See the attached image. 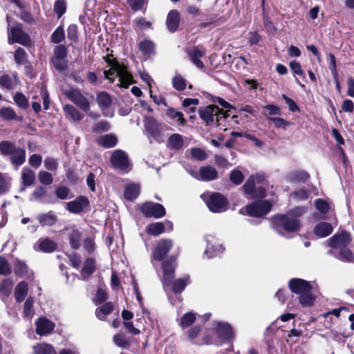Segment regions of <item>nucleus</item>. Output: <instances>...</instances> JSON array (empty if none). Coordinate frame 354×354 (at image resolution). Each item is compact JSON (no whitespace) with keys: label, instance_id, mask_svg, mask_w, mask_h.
<instances>
[{"label":"nucleus","instance_id":"3","mask_svg":"<svg viewBox=\"0 0 354 354\" xmlns=\"http://www.w3.org/2000/svg\"><path fill=\"white\" fill-rule=\"evenodd\" d=\"M291 291L299 295V301L304 306H311L314 297L311 293L312 286L307 281L301 279H292L289 281Z\"/></svg>","mask_w":354,"mask_h":354},{"label":"nucleus","instance_id":"44","mask_svg":"<svg viewBox=\"0 0 354 354\" xmlns=\"http://www.w3.org/2000/svg\"><path fill=\"white\" fill-rule=\"evenodd\" d=\"M12 178L0 172V195L8 192L10 188Z\"/></svg>","mask_w":354,"mask_h":354},{"label":"nucleus","instance_id":"42","mask_svg":"<svg viewBox=\"0 0 354 354\" xmlns=\"http://www.w3.org/2000/svg\"><path fill=\"white\" fill-rule=\"evenodd\" d=\"M166 115L173 120H176L180 125H185L186 120L183 117V113L176 111L173 108H169L167 110Z\"/></svg>","mask_w":354,"mask_h":354},{"label":"nucleus","instance_id":"32","mask_svg":"<svg viewBox=\"0 0 354 354\" xmlns=\"http://www.w3.org/2000/svg\"><path fill=\"white\" fill-rule=\"evenodd\" d=\"M117 138L113 134H106L97 138V143L105 148H111L116 145Z\"/></svg>","mask_w":354,"mask_h":354},{"label":"nucleus","instance_id":"43","mask_svg":"<svg viewBox=\"0 0 354 354\" xmlns=\"http://www.w3.org/2000/svg\"><path fill=\"white\" fill-rule=\"evenodd\" d=\"M95 261L91 258H88L85 260L83 268L82 270V274L84 279L90 276L95 270Z\"/></svg>","mask_w":354,"mask_h":354},{"label":"nucleus","instance_id":"4","mask_svg":"<svg viewBox=\"0 0 354 354\" xmlns=\"http://www.w3.org/2000/svg\"><path fill=\"white\" fill-rule=\"evenodd\" d=\"M272 223V227L280 234H283V232H296L301 227L299 219L291 214L277 215L273 217Z\"/></svg>","mask_w":354,"mask_h":354},{"label":"nucleus","instance_id":"5","mask_svg":"<svg viewBox=\"0 0 354 354\" xmlns=\"http://www.w3.org/2000/svg\"><path fill=\"white\" fill-rule=\"evenodd\" d=\"M145 133L147 136L152 138L158 142L164 140L163 132L169 129V127L164 123L158 122L152 117H145L144 119Z\"/></svg>","mask_w":354,"mask_h":354},{"label":"nucleus","instance_id":"26","mask_svg":"<svg viewBox=\"0 0 354 354\" xmlns=\"http://www.w3.org/2000/svg\"><path fill=\"white\" fill-rule=\"evenodd\" d=\"M63 110L68 118H70L75 122H79L84 118V114H82L73 105L66 104L64 106Z\"/></svg>","mask_w":354,"mask_h":354},{"label":"nucleus","instance_id":"56","mask_svg":"<svg viewBox=\"0 0 354 354\" xmlns=\"http://www.w3.org/2000/svg\"><path fill=\"white\" fill-rule=\"evenodd\" d=\"M14 59L17 64L21 65L26 62V53L25 50L21 47H18L15 52Z\"/></svg>","mask_w":354,"mask_h":354},{"label":"nucleus","instance_id":"47","mask_svg":"<svg viewBox=\"0 0 354 354\" xmlns=\"http://www.w3.org/2000/svg\"><path fill=\"white\" fill-rule=\"evenodd\" d=\"M46 189L42 186L36 187L32 192L30 201L41 202L43 198L46 196Z\"/></svg>","mask_w":354,"mask_h":354},{"label":"nucleus","instance_id":"37","mask_svg":"<svg viewBox=\"0 0 354 354\" xmlns=\"http://www.w3.org/2000/svg\"><path fill=\"white\" fill-rule=\"evenodd\" d=\"M190 283L189 275H186L183 278H179L173 283V291L175 293H180L184 290L185 286Z\"/></svg>","mask_w":354,"mask_h":354},{"label":"nucleus","instance_id":"64","mask_svg":"<svg viewBox=\"0 0 354 354\" xmlns=\"http://www.w3.org/2000/svg\"><path fill=\"white\" fill-rule=\"evenodd\" d=\"M44 167L47 170L54 171L57 170L58 167V162L57 159H54L51 157H48L44 160Z\"/></svg>","mask_w":354,"mask_h":354},{"label":"nucleus","instance_id":"31","mask_svg":"<svg viewBox=\"0 0 354 354\" xmlns=\"http://www.w3.org/2000/svg\"><path fill=\"white\" fill-rule=\"evenodd\" d=\"M19 83V78L17 75H13V79L8 75H3L0 77V86L8 90H12Z\"/></svg>","mask_w":354,"mask_h":354},{"label":"nucleus","instance_id":"34","mask_svg":"<svg viewBox=\"0 0 354 354\" xmlns=\"http://www.w3.org/2000/svg\"><path fill=\"white\" fill-rule=\"evenodd\" d=\"M35 354H55L54 347L49 344L39 343L33 347Z\"/></svg>","mask_w":354,"mask_h":354},{"label":"nucleus","instance_id":"41","mask_svg":"<svg viewBox=\"0 0 354 354\" xmlns=\"http://www.w3.org/2000/svg\"><path fill=\"white\" fill-rule=\"evenodd\" d=\"M81 232L77 230H73L69 234V243L71 247L74 250H77L80 247Z\"/></svg>","mask_w":354,"mask_h":354},{"label":"nucleus","instance_id":"13","mask_svg":"<svg viewBox=\"0 0 354 354\" xmlns=\"http://www.w3.org/2000/svg\"><path fill=\"white\" fill-rule=\"evenodd\" d=\"M67 49L64 45H58L53 50L51 62L58 71H64L67 67Z\"/></svg>","mask_w":354,"mask_h":354},{"label":"nucleus","instance_id":"10","mask_svg":"<svg viewBox=\"0 0 354 354\" xmlns=\"http://www.w3.org/2000/svg\"><path fill=\"white\" fill-rule=\"evenodd\" d=\"M206 204L212 212L221 213L227 209L228 203L226 198L220 193L212 194L208 199L206 200Z\"/></svg>","mask_w":354,"mask_h":354},{"label":"nucleus","instance_id":"18","mask_svg":"<svg viewBox=\"0 0 354 354\" xmlns=\"http://www.w3.org/2000/svg\"><path fill=\"white\" fill-rule=\"evenodd\" d=\"M172 247V241L170 240L160 241L156 246L153 252L154 260L160 261L167 254Z\"/></svg>","mask_w":354,"mask_h":354},{"label":"nucleus","instance_id":"20","mask_svg":"<svg viewBox=\"0 0 354 354\" xmlns=\"http://www.w3.org/2000/svg\"><path fill=\"white\" fill-rule=\"evenodd\" d=\"M88 200L85 196H80L75 201L67 203V209L75 214L81 212L88 205Z\"/></svg>","mask_w":354,"mask_h":354},{"label":"nucleus","instance_id":"6","mask_svg":"<svg viewBox=\"0 0 354 354\" xmlns=\"http://www.w3.org/2000/svg\"><path fill=\"white\" fill-rule=\"evenodd\" d=\"M264 179L262 175L250 176L243 186L245 193L249 198H263L266 194V189L261 186L256 188L255 182L260 183Z\"/></svg>","mask_w":354,"mask_h":354},{"label":"nucleus","instance_id":"30","mask_svg":"<svg viewBox=\"0 0 354 354\" xmlns=\"http://www.w3.org/2000/svg\"><path fill=\"white\" fill-rule=\"evenodd\" d=\"M309 177V174L305 171H293L286 176L287 180L292 183L305 182Z\"/></svg>","mask_w":354,"mask_h":354},{"label":"nucleus","instance_id":"38","mask_svg":"<svg viewBox=\"0 0 354 354\" xmlns=\"http://www.w3.org/2000/svg\"><path fill=\"white\" fill-rule=\"evenodd\" d=\"M165 231V224L161 222H157L149 224L147 226L146 232L147 234L153 236H158Z\"/></svg>","mask_w":354,"mask_h":354},{"label":"nucleus","instance_id":"55","mask_svg":"<svg viewBox=\"0 0 354 354\" xmlns=\"http://www.w3.org/2000/svg\"><path fill=\"white\" fill-rule=\"evenodd\" d=\"M0 117L6 120H11L16 118L15 111L10 107H2L0 109Z\"/></svg>","mask_w":354,"mask_h":354},{"label":"nucleus","instance_id":"35","mask_svg":"<svg viewBox=\"0 0 354 354\" xmlns=\"http://www.w3.org/2000/svg\"><path fill=\"white\" fill-rule=\"evenodd\" d=\"M140 187L138 185L131 184L124 189V198L129 201L134 200L139 194Z\"/></svg>","mask_w":354,"mask_h":354},{"label":"nucleus","instance_id":"8","mask_svg":"<svg viewBox=\"0 0 354 354\" xmlns=\"http://www.w3.org/2000/svg\"><path fill=\"white\" fill-rule=\"evenodd\" d=\"M8 41L10 44L18 43L23 46H28L30 44V39L24 32L22 26L20 24H16L8 28Z\"/></svg>","mask_w":354,"mask_h":354},{"label":"nucleus","instance_id":"59","mask_svg":"<svg viewBox=\"0 0 354 354\" xmlns=\"http://www.w3.org/2000/svg\"><path fill=\"white\" fill-rule=\"evenodd\" d=\"M173 86L178 91H183L186 88V80L181 75H176L172 80Z\"/></svg>","mask_w":354,"mask_h":354},{"label":"nucleus","instance_id":"22","mask_svg":"<svg viewBox=\"0 0 354 354\" xmlns=\"http://www.w3.org/2000/svg\"><path fill=\"white\" fill-rule=\"evenodd\" d=\"M328 254L333 255L339 260L345 262H351L354 259V256L348 246L342 248L336 252L335 250H329Z\"/></svg>","mask_w":354,"mask_h":354},{"label":"nucleus","instance_id":"27","mask_svg":"<svg viewBox=\"0 0 354 354\" xmlns=\"http://www.w3.org/2000/svg\"><path fill=\"white\" fill-rule=\"evenodd\" d=\"M184 145L183 138L180 134L174 133L168 139L167 147L169 149L180 150Z\"/></svg>","mask_w":354,"mask_h":354},{"label":"nucleus","instance_id":"54","mask_svg":"<svg viewBox=\"0 0 354 354\" xmlns=\"http://www.w3.org/2000/svg\"><path fill=\"white\" fill-rule=\"evenodd\" d=\"M154 44L149 40H145L139 44V49L144 54H151L154 50Z\"/></svg>","mask_w":354,"mask_h":354},{"label":"nucleus","instance_id":"40","mask_svg":"<svg viewBox=\"0 0 354 354\" xmlns=\"http://www.w3.org/2000/svg\"><path fill=\"white\" fill-rule=\"evenodd\" d=\"M12 288V281L9 279H4L0 285V296L7 298L10 295Z\"/></svg>","mask_w":354,"mask_h":354},{"label":"nucleus","instance_id":"17","mask_svg":"<svg viewBox=\"0 0 354 354\" xmlns=\"http://www.w3.org/2000/svg\"><path fill=\"white\" fill-rule=\"evenodd\" d=\"M176 266V259L170 257L162 263L163 272L162 283L164 286L171 284L174 278V271Z\"/></svg>","mask_w":354,"mask_h":354},{"label":"nucleus","instance_id":"39","mask_svg":"<svg viewBox=\"0 0 354 354\" xmlns=\"http://www.w3.org/2000/svg\"><path fill=\"white\" fill-rule=\"evenodd\" d=\"M212 238L210 236H207L206 240L207 243V247L206 250L205 251L204 254L209 258H212L214 257L217 256L219 252H223V248L221 245L218 246L216 248L212 244L211 240L209 239Z\"/></svg>","mask_w":354,"mask_h":354},{"label":"nucleus","instance_id":"50","mask_svg":"<svg viewBox=\"0 0 354 354\" xmlns=\"http://www.w3.org/2000/svg\"><path fill=\"white\" fill-rule=\"evenodd\" d=\"M196 320V315L193 313H185L181 318L180 326L185 328L191 326Z\"/></svg>","mask_w":354,"mask_h":354},{"label":"nucleus","instance_id":"19","mask_svg":"<svg viewBox=\"0 0 354 354\" xmlns=\"http://www.w3.org/2000/svg\"><path fill=\"white\" fill-rule=\"evenodd\" d=\"M36 333L39 335H46L53 332L55 324L46 317H41L35 322Z\"/></svg>","mask_w":354,"mask_h":354},{"label":"nucleus","instance_id":"52","mask_svg":"<svg viewBox=\"0 0 354 354\" xmlns=\"http://www.w3.org/2000/svg\"><path fill=\"white\" fill-rule=\"evenodd\" d=\"M14 271L16 275L19 277H24L28 274V267L23 261L16 260L15 263Z\"/></svg>","mask_w":354,"mask_h":354},{"label":"nucleus","instance_id":"63","mask_svg":"<svg viewBox=\"0 0 354 354\" xmlns=\"http://www.w3.org/2000/svg\"><path fill=\"white\" fill-rule=\"evenodd\" d=\"M54 10L59 19L66 12V3L64 0H57L54 6Z\"/></svg>","mask_w":354,"mask_h":354},{"label":"nucleus","instance_id":"53","mask_svg":"<svg viewBox=\"0 0 354 354\" xmlns=\"http://www.w3.org/2000/svg\"><path fill=\"white\" fill-rule=\"evenodd\" d=\"M111 128L109 122L104 120H101L95 123L93 127V131L97 133L108 131Z\"/></svg>","mask_w":354,"mask_h":354},{"label":"nucleus","instance_id":"33","mask_svg":"<svg viewBox=\"0 0 354 354\" xmlns=\"http://www.w3.org/2000/svg\"><path fill=\"white\" fill-rule=\"evenodd\" d=\"M28 292V284L25 281L20 282L15 288V297L17 302L22 301Z\"/></svg>","mask_w":354,"mask_h":354},{"label":"nucleus","instance_id":"23","mask_svg":"<svg viewBox=\"0 0 354 354\" xmlns=\"http://www.w3.org/2000/svg\"><path fill=\"white\" fill-rule=\"evenodd\" d=\"M199 176V180L211 181L218 178V172L212 166H204L200 168Z\"/></svg>","mask_w":354,"mask_h":354},{"label":"nucleus","instance_id":"25","mask_svg":"<svg viewBox=\"0 0 354 354\" xmlns=\"http://www.w3.org/2000/svg\"><path fill=\"white\" fill-rule=\"evenodd\" d=\"M21 180L24 186H31L35 180V172L29 167H24L21 171Z\"/></svg>","mask_w":354,"mask_h":354},{"label":"nucleus","instance_id":"57","mask_svg":"<svg viewBox=\"0 0 354 354\" xmlns=\"http://www.w3.org/2000/svg\"><path fill=\"white\" fill-rule=\"evenodd\" d=\"M38 178L41 183L49 185L53 182V178L51 174L46 171H40L38 174Z\"/></svg>","mask_w":354,"mask_h":354},{"label":"nucleus","instance_id":"9","mask_svg":"<svg viewBox=\"0 0 354 354\" xmlns=\"http://www.w3.org/2000/svg\"><path fill=\"white\" fill-rule=\"evenodd\" d=\"M111 162L115 169L122 173H128L131 169L128 156L122 150L114 151L111 157Z\"/></svg>","mask_w":354,"mask_h":354},{"label":"nucleus","instance_id":"16","mask_svg":"<svg viewBox=\"0 0 354 354\" xmlns=\"http://www.w3.org/2000/svg\"><path fill=\"white\" fill-rule=\"evenodd\" d=\"M351 241L350 234L346 232H342L334 234L327 241L328 245L335 252L338 250L348 246Z\"/></svg>","mask_w":354,"mask_h":354},{"label":"nucleus","instance_id":"48","mask_svg":"<svg viewBox=\"0 0 354 354\" xmlns=\"http://www.w3.org/2000/svg\"><path fill=\"white\" fill-rule=\"evenodd\" d=\"M39 248L41 251L50 252L56 249V244L53 241L45 239L39 242Z\"/></svg>","mask_w":354,"mask_h":354},{"label":"nucleus","instance_id":"2","mask_svg":"<svg viewBox=\"0 0 354 354\" xmlns=\"http://www.w3.org/2000/svg\"><path fill=\"white\" fill-rule=\"evenodd\" d=\"M0 153L3 156H9L11 164L17 168L26 162V150L8 140L0 142Z\"/></svg>","mask_w":354,"mask_h":354},{"label":"nucleus","instance_id":"45","mask_svg":"<svg viewBox=\"0 0 354 354\" xmlns=\"http://www.w3.org/2000/svg\"><path fill=\"white\" fill-rule=\"evenodd\" d=\"M99 106L103 110L108 108L111 104V96L106 92H101L97 96Z\"/></svg>","mask_w":354,"mask_h":354},{"label":"nucleus","instance_id":"61","mask_svg":"<svg viewBox=\"0 0 354 354\" xmlns=\"http://www.w3.org/2000/svg\"><path fill=\"white\" fill-rule=\"evenodd\" d=\"M33 299L31 297H29L26 299L24 305V317L30 319L32 316V306H33Z\"/></svg>","mask_w":354,"mask_h":354},{"label":"nucleus","instance_id":"58","mask_svg":"<svg viewBox=\"0 0 354 354\" xmlns=\"http://www.w3.org/2000/svg\"><path fill=\"white\" fill-rule=\"evenodd\" d=\"M230 179L232 183L238 185L243 182L244 179V176L241 171L234 169L231 171L230 174Z\"/></svg>","mask_w":354,"mask_h":354},{"label":"nucleus","instance_id":"36","mask_svg":"<svg viewBox=\"0 0 354 354\" xmlns=\"http://www.w3.org/2000/svg\"><path fill=\"white\" fill-rule=\"evenodd\" d=\"M113 309V306L111 302H106L95 310L97 317L101 320L105 319V317L109 315Z\"/></svg>","mask_w":354,"mask_h":354},{"label":"nucleus","instance_id":"60","mask_svg":"<svg viewBox=\"0 0 354 354\" xmlns=\"http://www.w3.org/2000/svg\"><path fill=\"white\" fill-rule=\"evenodd\" d=\"M192 157L196 160L203 161L207 158L206 152L200 148H193L191 149Z\"/></svg>","mask_w":354,"mask_h":354},{"label":"nucleus","instance_id":"11","mask_svg":"<svg viewBox=\"0 0 354 354\" xmlns=\"http://www.w3.org/2000/svg\"><path fill=\"white\" fill-rule=\"evenodd\" d=\"M272 205L268 201H255L245 207L246 214L250 216L261 217L268 214Z\"/></svg>","mask_w":354,"mask_h":354},{"label":"nucleus","instance_id":"51","mask_svg":"<svg viewBox=\"0 0 354 354\" xmlns=\"http://www.w3.org/2000/svg\"><path fill=\"white\" fill-rule=\"evenodd\" d=\"M65 38V32L62 26L57 27L53 32L50 40L54 44H59Z\"/></svg>","mask_w":354,"mask_h":354},{"label":"nucleus","instance_id":"7","mask_svg":"<svg viewBox=\"0 0 354 354\" xmlns=\"http://www.w3.org/2000/svg\"><path fill=\"white\" fill-rule=\"evenodd\" d=\"M198 114L200 118L207 123H211L214 120L218 122L221 119L227 116L222 109L215 105L201 107L198 109Z\"/></svg>","mask_w":354,"mask_h":354},{"label":"nucleus","instance_id":"29","mask_svg":"<svg viewBox=\"0 0 354 354\" xmlns=\"http://www.w3.org/2000/svg\"><path fill=\"white\" fill-rule=\"evenodd\" d=\"M314 232L319 237H326L333 232V227L329 223L321 222L315 227Z\"/></svg>","mask_w":354,"mask_h":354},{"label":"nucleus","instance_id":"1","mask_svg":"<svg viewBox=\"0 0 354 354\" xmlns=\"http://www.w3.org/2000/svg\"><path fill=\"white\" fill-rule=\"evenodd\" d=\"M106 62L111 66V68L104 71V74L106 79L110 82H113L115 77H118V86L127 88L133 82L132 75L127 70L124 66H121L118 62H113L109 58L104 57Z\"/></svg>","mask_w":354,"mask_h":354},{"label":"nucleus","instance_id":"62","mask_svg":"<svg viewBox=\"0 0 354 354\" xmlns=\"http://www.w3.org/2000/svg\"><path fill=\"white\" fill-rule=\"evenodd\" d=\"M114 343L123 348H127L129 345V342L127 339L121 334H117L113 337Z\"/></svg>","mask_w":354,"mask_h":354},{"label":"nucleus","instance_id":"24","mask_svg":"<svg viewBox=\"0 0 354 354\" xmlns=\"http://www.w3.org/2000/svg\"><path fill=\"white\" fill-rule=\"evenodd\" d=\"M180 23V14L178 10H171L167 17L166 24L167 28L170 32H175L177 30Z\"/></svg>","mask_w":354,"mask_h":354},{"label":"nucleus","instance_id":"14","mask_svg":"<svg viewBox=\"0 0 354 354\" xmlns=\"http://www.w3.org/2000/svg\"><path fill=\"white\" fill-rule=\"evenodd\" d=\"M140 212L146 217L162 218L165 215L164 207L159 203L147 202L140 207Z\"/></svg>","mask_w":354,"mask_h":354},{"label":"nucleus","instance_id":"15","mask_svg":"<svg viewBox=\"0 0 354 354\" xmlns=\"http://www.w3.org/2000/svg\"><path fill=\"white\" fill-rule=\"evenodd\" d=\"M214 330L219 343L230 341L234 337V333L231 326L226 322H216Z\"/></svg>","mask_w":354,"mask_h":354},{"label":"nucleus","instance_id":"21","mask_svg":"<svg viewBox=\"0 0 354 354\" xmlns=\"http://www.w3.org/2000/svg\"><path fill=\"white\" fill-rule=\"evenodd\" d=\"M205 54V50L200 47H195L188 53L190 60L197 68L200 69L204 68V64L200 59L202 58Z\"/></svg>","mask_w":354,"mask_h":354},{"label":"nucleus","instance_id":"28","mask_svg":"<svg viewBox=\"0 0 354 354\" xmlns=\"http://www.w3.org/2000/svg\"><path fill=\"white\" fill-rule=\"evenodd\" d=\"M37 219L43 226H52L57 221V216L53 212L39 214L37 216Z\"/></svg>","mask_w":354,"mask_h":354},{"label":"nucleus","instance_id":"12","mask_svg":"<svg viewBox=\"0 0 354 354\" xmlns=\"http://www.w3.org/2000/svg\"><path fill=\"white\" fill-rule=\"evenodd\" d=\"M66 96L82 111L88 113L90 110V102L78 89L71 88L65 92Z\"/></svg>","mask_w":354,"mask_h":354},{"label":"nucleus","instance_id":"49","mask_svg":"<svg viewBox=\"0 0 354 354\" xmlns=\"http://www.w3.org/2000/svg\"><path fill=\"white\" fill-rule=\"evenodd\" d=\"M13 100L16 104L21 109H26L28 107V100L21 93L17 92L13 96Z\"/></svg>","mask_w":354,"mask_h":354},{"label":"nucleus","instance_id":"46","mask_svg":"<svg viewBox=\"0 0 354 354\" xmlns=\"http://www.w3.org/2000/svg\"><path fill=\"white\" fill-rule=\"evenodd\" d=\"M131 10L134 12L145 11L149 0H127Z\"/></svg>","mask_w":354,"mask_h":354}]
</instances>
